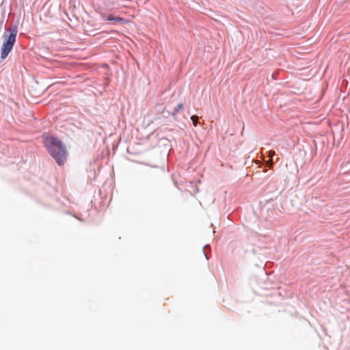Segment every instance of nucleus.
Masks as SVG:
<instances>
[{"label": "nucleus", "mask_w": 350, "mask_h": 350, "mask_svg": "<svg viewBox=\"0 0 350 350\" xmlns=\"http://www.w3.org/2000/svg\"><path fill=\"white\" fill-rule=\"evenodd\" d=\"M44 144L57 163L63 165L66 161V151L62 142L55 137L46 135Z\"/></svg>", "instance_id": "obj_1"}, {"label": "nucleus", "mask_w": 350, "mask_h": 350, "mask_svg": "<svg viewBox=\"0 0 350 350\" xmlns=\"http://www.w3.org/2000/svg\"><path fill=\"white\" fill-rule=\"evenodd\" d=\"M10 33L5 38V40L3 42L2 48H1V59H5L7 57L10 52L13 48V46L16 42V35H17V27H14L13 29L10 30Z\"/></svg>", "instance_id": "obj_2"}, {"label": "nucleus", "mask_w": 350, "mask_h": 350, "mask_svg": "<svg viewBox=\"0 0 350 350\" xmlns=\"http://www.w3.org/2000/svg\"><path fill=\"white\" fill-rule=\"evenodd\" d=\"M107 20L108 21H116V22H118V23H125V20L123 18H121V17H114L112 15H109L107 16Z\"/></svg>", "instance_id": "obj_3"}, {"label": "nucleus", "mask_w": 350, "mask_h": 350, "mask_svg": "<svg viewBox=\"0 0 350 350\" xmlns=\"http://www.w3.org/2000/svg\"><path fill=\"white\" fill-rule=\"evenodd\" d=\"M183 109V105L182 103L178 104L173 110L172 116L176 115L180 110Z\"/></svg>", "instance_id": "obj_4"}, {"label": "nucleus", "mask_w": 350, "mask_h": 350, "mask_svg": "<svg viewBox=\"0 0 350 350\" xmlns=\"http://www.w3.org/2000/svg\"><path fill=\"white\" fill-rule=\"evenodd\" d=\"M198 119H199L198 116H197L196 115L191 116V120L195 126H196L198 124Z\"/></svg>", "instance_id": "obj_5"}, {"label": "nucleus", "mask_w": 350, "mask_h": 350, "mask_svg": "<svg viewBox=\"0 0 350 350\" xmlns=\"http://www.w3.org/2000/svg\"><path fill=\"white\" fill-rule=\"evenodd\" d=\"M274 154H275V151H273V150H269V158L272 159V157H273Z\"/></svg>", "instance_id": "obj_6"}, {"label": "nucleus", "mask_w": 350, "mask_h": 350, "mask_svg": "<svg viewBox=\"0 0 350 350\" xmlns=\"http://www.w3.org/2000/svg\"><path fill=\"white\" fill-rule=\"evenodd\" d=\"M267 165H269V167H271L272 166V164H273V161H272V159H269V160L267 161Z\"/></svg>", "instance_id": "obj_7"}]
</instances>
